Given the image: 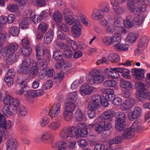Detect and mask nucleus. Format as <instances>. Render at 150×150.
Here are the masks:
<instances>
[{
  "label": "nucleus",
  "instance_id": "obj_1",
  "mask_svg": "<svg viewBox=\"0 0 150 150\" xmlns=\"http://www.w3.org/2000/svg\"><path fill=\"white\" fill-rule=\"evenodd\" d=\"M135 88L137 90V97L140 100H146L150 98L149 88L146 84L137 82L135 83Z\"/></svg>",
  "mask_w": 150,
  "mask_h": 150
},
{
  "label": "nucleus",
  "instance_id": "obj_2",
  "mask_svg": "<svg viewBox=\"0 0 150 150\" xmlns=\"http://www.w3.org/2000/svg\"><path fill=\"white\" fill-rule=\"evenodd\" d=\"M103 71L100 70L93 69L91 70L87 77L88 83L91 85L95 83H99L103 81Z\"/></svg>",
  "mask_w": 150,
  "mask_h": 150
},
{
  "label": "nucleus",
  "instance_id": "obj_3",
  "mask_svg": "<svg viewBox=\"0 0 150 150\" xmlns=\"http://www.w3.org/2000/svg\"><path fill=\"white\" fill-rule=\"evenodd\" d=\"M115 117L116 119L115 123V129L118 131H121L126 127V115L122 112L118 111L115 114Z\"/></svg>",
  "mask_w": 150,
  "mask_h": 150
},
{
  "label": "nucleus",
  "instance_id": "obj_4",
  "mask_svg": "<svg viewBox=\"0 0 150 150\" xmlns=\"http://www.w3.org/2000/svg\"><path fill=\"white\" fill-rule=\"evenodd\" d=\"M77 98V94L76 92L70 93L68 96L67 99L64 104L65 108H68L71 110H74L76 106L74 103Z\"/></svg>",
  "mask_w": 150,
  "mask_h": 150
},
{
  "label": "nucleus",
  "instance_id": "obj_5",
  "mask_svg": "<svg viewBox=\"0 0 150 150\" xmlns=\"http://www.w3.org/2000/svg\"><path fill=\"white\" fill-rule=\"evenodd\" d=\"M149 41V38L146 36H143L140 38L137 47L134 51L135 55L142 53V51L146 49L148 46Z\"/></svg>",
  "mask_w": 150,
  "mask_h": 150
},
{
  "label": "nucleus",
  "instance_id": "obj_6",
  "mask_svg": "<svg viewBox=\"0 0 150 150\" xmlns=\"http://www.w3.org/2000/svg\"><path fill=\"white\" fill-rule=\"evenodd\" d=\"M75 129L74 127L64 128L60 132V137L63 139H65L69 137H75L76 134L74 131Z\"/></svg>",
  "mask_w": 150,
  "mask_h": 150
},
{
  "label": "nucleus",
  "instance_id": "obj_7",
  "mask_svg": "<svg viewBox=\"0 0 150 150\" xmlns=\"http://www.w3.org/2000/svg\"><path fill=\"white\" fill-rule=\"evenodd\" d=\"M91 17L93 20L97 21L100 24L103 25V9L94 10Z\"/></svg>",
  "mask_w": 150,
  "mask_h": 150
},
{
  "label": "nucleus",
  "instance_id": "obj_8",
  "mask_svg": "<svg viewBox=\"0 0 150 150\" xmlns=\"http://www.w3.org/2000/svg\"><path fill=\"white\" fill-rule=\"evenodd\" d=\"M35 50L36 52V57L38 59L37 61V65L38 66L41 70H47V63L46 60L43 59H41L40 57V50L39 48L36 47Z\"/></svg>",
  "mask_w": 150,
  "mask_h": 150
},
{
  "label": "nucleus",
  "instance_id": "obj_9",
  "mask_svg": "<svg viewBox=\"0 0 150 150\" xmlns=\"http://www.w3.org/2000/svg\"><path fill=\"white\" fill-rule=\"evenodd\" d=\"M131 72L135 76V80L140 81L145 78L144 70L143 69L133 68L131 70Z\"/></svg>",
  "mask_w": 150,
  "mask_h": 150
},
{
  "label": "nucleus",
  "instance_id": "obj_10",
  "mask_svg": "<svg viewBox=\"0 0 150 150\" xmlns=\"http://www.w3.org/2000/svg\"><path fill=\"white\" fill-rule=\"evenodd\" d=\"M120 35L118 34H116L112 37H105L104 39V42L105 45L108 46L116 41L120 40Z\"/></svg>",
  "mask_w": 150,
  "mask_h": 150
},
{
  "label": "nucleus",
  "instance_id": "obj_11",
  "mask_svg": "<svg viewBox=\"0 0 150 150\" xmlns=\"http://www.w3.org/2000/svg\"><path fill=\"white\" fill-rule=\"evenodd\" d=\"M142 113V109L139 107H136L132 112L129 113V118L131 120H134L140 117Z\"/></svg>",
  "mask_w": 150,
  "mask_h": 150
},
{
  "label": "nucleus",
  "instance_id": "obj_12",
  "mask_svg": "<svg viewBox=\"0 0 150 150\" xmlns=\"http://www.w3.org/2000/svg\"><path fill=\"white\" fill-rule=\"evenodd\" d=\"M7 150H17L18 145L16 140L12 138L9 139L6 142Z\"/></svg>",
  "mask_w": 150,
  "mask_h": 150
},
{
  "label": "nucleus",
  "instance_id": "obj_13",
  "mask_svg": "<svg viewBox=\"0 0 150 150\" xmlns=\"http://www.w3.org/2000/svg\"><path fill=\"white\" fill-rule=\"evenodd\" d=\"M120 86L121 87L125 88L128 91H131L134 89L133 84L130 81H127L123 79L120 80Z\"/></svg>",
  "mask_w": 150,
  "mask_h": 150
},
{
  "label": "nucleus",
  "instance_id": "obj_14",
  "mask_svg": "<svg viewBox=\"0 0 150 150\" xmlns=\"http://www.w3.org/2000/svg\"><path fill=\"white\" fill-rule=\"evenodd\" d=\"M64 18L67 24L69 25H74L76 24H78L79 23H80V21L79 18H76L74 16H71V17L68 16H65Z\"/></svg>",
  "mask_w": 150,
  "mask_h": 150
},
{
  "label": "nucleus",
  "instance_id": "obj_15",
  "mask_svg": "<svg viewBox=\"0 0 150 150\" xmlns=\"http://www.w3.org/2000/svg\"><path fill=\"white\" fill-rule=\"evenodd\" d=\"M4 122V124H5V125H4V127H3L1 128L0 127V134L2 135L3 137L6 138H7V133L6 132V130L10 129L12 123L11 122L10 120L6 122V118H5Z\"/></svg>",
  "mask_w": 150,
  "mask_h": 150
},
{
  "label": "nucleus",
  "instance_id": "obj_16",
  "mask_svg": "<svg viewBox=\"0 0 150 150\" xmlns=\"http://www.w3.org/2000/svg\"><path fill=\"white\" fill-rule=\"evenodd\" d=\"M125 127L122 129L123 130L122 134L121 137L122 138V140L123 139H127L132 138L134 135V133L132 131L130 128H126L124 129Z\"/></svg>",
  "mask_w": 150,
  "mask_h": 150
},
{
  "label": "nucleus",
  "instance_id": "obj_17",
  "mask_svg": "<svg viewBox=\"0 0 150 150\" xmlns=\"http://www.w3.org/2000/svg\"><path fill=\"white\" fill-rule=\"evenodd\" d=\"M75 129L74 131L76 134V137L77 136H80L82 137H86L88 134V131L87 130V128L85 126L82 128H77L76 127H74Z\"/></svg>",
  "mask_w": 150,
  "mask_h": 150
},
{
  "label": "nucleus",
  "instance_id": "obj_18",
  "mask_svg": "<svg viewBox=\"0 0 150 150\" xmlns=\"http://www.w3.org/2000/svg\"><path fill=\"white\" fill-rule=\"evenodd\" d=\"M79 91L81 94L83 96L89 95L93 91L92 90L90 89V86L87 83L83 84L81 87Z\"/></svg>",
  "mask_w": 150,
  "mask_h": 150
},
{
  "label": "nucleus",
  "instance_id": "obj_19",
  "mask_svg": "<svg viewBox=\"0 0 150 150\" xmlns=\"http://www.w3.org/2000/svg\"><path fill=\"white\" fill-rule=\"evenodd\" d=\"M3 114L7 117L10 115H15L18 112L15 110V108L11 106L4 107L2 109Z\"/></svg>",
  "mask_w": 150,
  "mask_h": 150
},
{
  "label": "nucleus",
  "instance_id": "obj_20",
  "mask_svg": "<svg viewBox=\"0 0 150 150\" xmlns=\"http://www.w3.org/2000/svg\"><path fill=\"white\" fill-rule=\"evenodd\" d=\"M135 4H140V3L136 2L135 0H129L127 3V8L129 11L132 13L136 14L137 7H135Z\"/></svg>",
  "mask_w": 150,
  "mask_h": 150
},
{
  "label": "nucleus",
  "instance_id": "obj_21",
  "mask_svg": "<svg viewBox=\"0 0 150 150\" xmlns=\"http://www.w3.org/2000/svg\"><path fill=\"white\" fill-rule=\"evenodd\" d=\"M80 23L78 24L73 25L71 28V32L73 36L75 38L79 37L81 34V25Z\"/></svg>",
  "mask_w": 150,
  "mask_h": 150
},
{
  "label": "nucleus",
  "instance_id": "obj_22",
  "mask_svg": "<svg viewBox=\"0 0 150 150\" xmlns=\"http://www.w3.org/2000/svg\"><path fill=\"white\" fill-rule=\"evenodd\" d=\"M56 107L51 109H49L48 114L51 118L57 116L58 114V111L60 110L61 105L59 103L56 104Z\"/></svg>",
  "mask_w": 150,
  "mask_h": 150
},
{
  "label": "nucleus",
  "instance_id": "obj_23",
  "mask_svg": "<svg viewBox=\"0 0 150 150\" xmlns=\"http://www.w3.org/2000/svg\"><path fill=\"white\" fill-rule=\"evenodd\" d=\"M54 37L53 32L51 30H49L45 34L44 39L45 44H49L52 40Z\"/></svg>",
  "mask_w": 150,
  "mask_h": 150
},
{
  "label": "nucleus",
  "instance_id": "obj_24",
  "mask_svg": "<svg viewBox=\"0 0 150 150\" xmlns=\"http://www.w3.org/2000/svg\"><path fill=\"white\" fill-rule=\"evenodd\" d=\"M64 109H67V110L64 111L63 113V116L64 119L67 121H69L71 120L73 117V114L72 111L74 110H71L68 108H65L64 107Z\"/></svg>",
  "mask_w": 150,
  "mask_h": 150
},
{
  "label": "nucleus",
  "instance_id": "obj_25",
  "mask_svg": "<svg viewBox=\"0 0 150 150\" xmlns=\"http://www.w3.org/2000/svg\"><path fill=\"white\" fill-rule=\"evenodd\" d=\"M110 121L105 120L104 121V135L106 137L109 135L110 133V129L112 127L111 124L110 123Z\"/></svg>",
  "mask_w": 150,
  "mask_h": 150
},
{
  "label": "nucleus",
  "instance_id": "obj_26",
  "mask_svg": "<svg viewBox=\"0 0 150 150\" xmlns=\"http://www.w3.org/2000/svg\"><path fill=\"white\" fill-rule=\"evenodd\" d=\"M103 96H100L98 94L93 96L91 98V101L100 106L102 105Z\"/></svg>",
  "mask_w": 150,
  "mask_h": 150
},
{
  "label": "nucleus",
  "instance_id": "obj_27",
  "mask_svg": "<svg viewBox=\"0 0 150 150\" xmlns=\"http://www.w3.org/2000/svg\"><path fill=\"white\" fill-rule=\"evenodd\" d=\"M62 53L59 50H55L53 52L52 58L56 61L62 62L63 60Z\"/></svg>",
  "mask_w": 150,
  "mask_h": 150
},
{
  "label": "nucleus",
  "instance_id": "obj_28",
  "mask_svg": "<svg viewBox=\"0 0 150 150\" xmlns=\"http://www.w3.org/2000/svg\"><path fill=\"white\" fill-rule=\"evenodd\" d=\"M29 69L28 62L25 59H24L21 65V71L23 74H27Z\"/></svg>",
  "mask_w": 150,
  "mask_h": 150
},
{
  "label": "nucleus",
  "instance_id": "obj_29",
  "mask_svg": "<svg viewBox=\"0 0 150 150\" xmlns=\"http://www.w3.org/2000/svg\"><path fill=\"white\" fill-rule=\"evenodd\" d=\"M53 18L57 24L62 21L63 16L62 14L59 11H55L53 13Z\"/></svg>",
  "mask_w": 150,
  "mask_h": 150
},
{
  "label": "nucleus",
  "instance_id": "obj_30",
  "mask_svg": "<svg viewBox=\"0 0 150 150\" xmlns=\"http://www.w3.org/2000/svg\"><path fill=\"white\" fill-rule=\"evenodd\" d=\"M47 14V12L46 11H43L42 12H41L40 14L39 15V17L36 18L35 15H34L32 16V15L33 13H32L30 14V17L31 18H33L32 21H33L34 23H39V22H40L41 20H42V18L43 17V16H44V17H45V15Z\"/></svg>",
  "mask_w": 150,
  "mask_h": 150
},
{
  "label": "nucleus",
  "instance_id": "obj_31",
  "mask_svg": "<svg viewBox=\"0 0 150 150\" xmlns=\"http://www.w3.org/2000/svg\"><path fill=\"white\" fill-rule=\"evenodd\" d=\"M18 57V56L15 54H10L6 59V63L8 64H12L16 61Z\"/></svg>",
  "mask_w": 150,
  "mask_h": 150
},
{
  "label": "nucleus",
  "instance_id": "obj_32",
  "mask_svg": "<svg viewBox=\"0 0 150 150\" xmlns=\"http://www.w3.org/2000/svg\"><path fill=\"white\" fill-rule=\"evenodd\" d=\"M75 119L78 121H82L85 120V116L80 109H78L76 111L75 115Z\"/></svg>",
  "mask_w": 150,
  "mask_h": 150
},
{
  "label": "nucleus",
  "instance_id": "obj_33",
  "mask_svg": "<svg viewBox=\"0 0 150 150\" xmlns=\"http://www.w3.org/2000/svg\"><path fill=\"white\" fill-rule=\"evenodd\" d=\"M143 21V18L140 15H138L132 19V25L133 26H139L142 24Z\"/></svg>",
  "mask_w": 150,
  "mask_h": 150
},
{
  "label": "nucleus",
  "instance_id": "obj_34",
  "mask_svg": "<svg viewBox=\"0 0 150 150\" xmlns=\"http://www.w3.org/2000/svg\"><path fill=\"white\" fill-rule=\"evenodd\" d=\"M29 19L28 17H24L19 21V25L20 28H26L28 26Z\"/></svg>",
  "mask_w": 150,
  "mask_h": 150
},
{
  "label": "nucleus",
  "instance_id": "obj_35",
  "mask_svg": "<svg viewBox=\"0 0 150 150\" xmlns=\"http://www.w3.org/2000/svg\"><path fill=\"white\" fill-rule=\"evenodd\" d=\"M112 70L110 76L112 79H117L120 76L119 73H120L119 68H111Z\"/></svg>",
  "mask_w": 150,
  "mask_h": 150
},
{
  "label": "nucleus",
  "instance_id": "obj_36",
  "mask_svg": "<svg viewBox=\"0 0 150 150\" xmlns=\"http://www.w3.org/2000/svg\"><path fill=\"white\" fill-rule=\"evenodd\" d=\"M122 141V138L120 136H115L114 138L108 141L110 146L113 144H118Z\"/></svg>",
  "mask_w": 150,
  "mask_h": 150
},
{
  "label": "nucleus",
  "instance_id": "obj_37",
  "mask_svg": "<svg viewBox=\"0 0 150 150\" xmlns=\"http://www.w3.org/2000/svg\"><path fill=\"white\" fill-rule=\"evenodd\" d=\"M114 114L112 110L105 111L104 112V120L110 121L111 117Z\"/></svg>",
  "mask_w": 150,
  "mask_h": 150
},
{
  "label": "nucleus",
  "instance_id": "obj_38",
  "mask_svg": "<svg viewBox=\"0 0 150 150\" xmlns=\"http://www.w3.org/2000/svg\"><path fill=\"white\" fill-rule=\"evenodd\" d=\"M130 129L134 133L135 132L141 130V127L140 122L137 121H135L132 124Z\"/></svg>",
  "mask_w": 150,
  "mask_h": 150
},
{
  "label": "nucleus",
  "instance_id": "obj_39",
  "mask_svg": "<svg viewBox=\"0 0 150 150\" xmlns=\"http://www.w3.org/2000/svg\"><path fill=\"white\" fill-rule=\"evenodd\" d=\"M126 10V7L123 6H120L113 9L114 11L117 15H120L124 14Z\"/></svg>",
  "mask_w": 150,
  "mask_h": 150
},
{
  "label": "nucleus",
  "instance_id": "obj_40",
  "mask_svg": "<svg viewBox=\"0 0 150 150\" xmlns=\"http://www.w3.org/2000/svg\"><path fill=\"white\" fill-rule=\"evenodd\" d=\"M20 31L19 28L17 26H13L11 27L9 30V33L12 36H17Z\"/></svg>",
  "mask_w": 150,
  "mask_h": 150
},
{
  "label": "nucleus",
  "instance_id": "obj_41",
  "mask_svg": "<svg viewBox=\"0 0 150 150\" xmlns=\"http://www.w3.org/2000/svg\"><path fill=\"white\" fill-rule=\"evenodd\" d=\"M100 106L91 101L89 102L88 105V108L89 110L96 111Z\"/></svg>",
  "mask_w": 150,
  "mask_h": 150
},
{
  "label": "nucleus",
  "instance_id": "obj_42",
  "mask_svg": "<svg viewBox=\"0 0 150 150\" xmlns=\"http://www.w3.org/2000/svg\"><path fill=\"white\" fill-rule=\"evenodd\" d=\"M108 58L110 60L114 63H117L118 62L120 59L119 56L116 54H110L108 57Z\"/></svg>",
  "mask_w": 150,
  "mask_h": 150
},
{
  "label": "nucleus",
  "instance_id": "obj_43",
  "mask_svg": "<svg viewBox=\"0 0 150 150\" xmlns=\"http://www.w3.org/2000/svg\"><path fill=\"white\" fill-rule=\"evenodd\" d=\"M62 70L65 71V70H69L71 67V63L69 62H65L63 60L62 61Z\"/></svg>",
  "mask_w": 150,
  "mask_h": 150
},
{
  "label": "nucleus",
  "instance_id": "obj_44",
  "mask_svg": "<svg viewBox=\"0 0 150 150\" xmlns=\"http://www.w3.org/2000/svg\"><path fill=\"white\" fill-rule=\"evenodd\" d=\"M38 72L37 66L36 65L33 66L29 72V76L31 78H33L37 74Z\"/></svg>",
  "mask_w": 150,
  "mask_h": 150
},
{
  "label": "nucleus",
  "instance_id": "obj_45",
  "mask_svg": "<svg viewBox=\"0 0 150 150\" xmlns=\"http://www.w3.org/2000/svg\"><path fill=\"white\" fill-rule=\"evenodd\" d=\"M7 46L10 53L16 51L18 47V44L15 43L10 44Z\"/></svg>",
  "mask_w": 150,
  "mask_h": 150
},
{
  "label": "nucleus",
  "instance_id": "obj_46",
  "mask_svg": "<svg viewBox=\"0 0 150 150\" xmlns=\"http://www.w3.org/2000/svg\"><path fill=\"white\" fill-rule=\"evenodd\" d=\"M117 85V82L114 81L107 80L104 82V85L107 87H116Z\"/></svg>",
  "mask_w": 150,
  "mask_h": 150
},
{
  "label": "nucleus",
  "instance_id": "obj_47",
  "mask_svg": "<svg viewBox=\"0 0 150 150\" xmlns=\"http://www.w3.org/2000/svg\"><path fill=\"white\" fill-rule=\"evenodd\" d=\"M23 49H21L19 50V52L25 56H29L32 51V49L30 47L23 48Z\"/></svg>",
  "mask_w": 150,
  "mask_h": 150
},
{
  "label": "nucleus",
  "instance_id": "obj_48",
  "mask_svg": "<svg viewBox=\"0 0 150 150\" xmlns=\"http://www.w3.org/2000/svg\"><path fill=\"white\" fill-rule=\"evenodd\" d=\"M13 100V98L11 96L8 95L5 97L4 100L5 105L12 106V103Z\"/></svg>",
  "mask_w": 150,
  "mask_h": 150
},
{
  "label": "nucleus",
  "instance_id": "obj_49",
  "mask_svg": "<svg viewBox=\"0 0 150 150\" xmlns=\"http://www.w3.org/2000/svg\"><path fill=\"white\" fill-rule=\"evenodd\" d=\"M48 127L52 130L58 129L60 127V123L58 122H53L50 123L48 126Z\"/></svg>",
  "mask_w": 150,
  "mask_h": 150
},
{
  "label": "nucleus",
  "instance_id": "obj_50",
  "mask_svg": "<svg viewBox=\"0 0 150 150\" xmlns=\"http://www.w3.org/2000/svg\"><path fill=\"white\" fill-rule=\"evenodd\" d=\"M57 25L61 30L67 32L69 31V27L64 23L60 22L58 23Z\"/></svg>",
  "mask_w": 150,
  "mask_h": 150
},
{
  "label": "nucleus",
  "instance_id": "obj_51",
  "mask_svg": "<svg viewBox=\"0 0 150 150\" xmlns=\"http://www.w3.org/2000/svg\"><path fill=\"white\" fill-rule=\"evenodd\" d=\"M137 37L136 35L134 33H129L126 38V39L131 43H133L136 41Z\"/></svg>",
  "mask_w": 150,
  "mask_h": 150
},
{
  "label": "nucleus",
  "instance_id": "obj_52",
  "mask_svg": "<svg viewBox=\"0 0 150 150\" xmlns=\"http://www.w3.org/2000/svg\"><path fill=\"white\" fill-rule=\"evenodd\" d=\"M131 18V16H128V19H126L124 21V26L125 27L128 28H131L132 26H133L132 25V22L129 20Z\"/></svg>",
  "mask_w": 150,
  "mask_h": 150
},
{
  "label": "nucleus",
  "instance_id": "obj_53",
  "mask_svg": "<svg viewBox=\"0 0 150 150\" xmlns=\"http://www.w3.org/2000/svg\"><path fill=\"white\" fill-rule=\"evenodd\" d=\"M47 29V27L46 25L44 23H41L38 26V30L43 33H44L46 31Z\"/></svg>",
  "mask_w": 150,
  "mask_h": 150
},
{
  "label": "nucleus",
  "instance_id": "obj_54",
  "mask_svg": "<svg viewBox=\"0 0 150 150\" xmlns=\"http://www.w3.org/2000/svg\"><path fill=\"white\" fill-rule=\"evenodd\" d=\"M7 9L11 12H16L17 9V6L15 4H10L8 6Z\"/></svg>",
  "mask_w": 150,
  "mask_h": 150
},
{
  "label": "nucleus",
  "instance_id": "obj_55",
  "mask_svg": "<svg viewBox=\"0 0 150 150\" xmlns=\"http://www.w3.org/2000/svg\"><path fill=\"white\" fill-rule=\"evenodd\" d=\"M0 52L1 55L4 57H6L8 55L10 54L7 46L2 48L0 50Z\"/></svg>",
  "mask_w": 150,
  "mask_h": 150
},
{
  "label": "nucleus",
  "instance_id": "obj_56",
  "mask_svg": "<svg viewBox=\"0 0 150 150\" xmlns=\"http://www.w3.org/2000/svg\"><path fill=\"white\" fill-rule=\"evenodd\" d=\"M20 103L18 99L13 98V100L12 103V107L15 108V110H17V112H18V107H20Z\"/></svg>",
  "mask_w": 150,
  "mask_h": 150
},
{
  "label": "nucleus",
  "instance_id": "obj_57",
  "mask_svg": "<svg viewBox=\"0 0 150 150\" xmlns=\"http://www.w3.org/2000/svg\"><path fill=\"white\" fill-rule=\"evenodd\" d=\"M95 129L98 134H100L103 131V125L101 124H97L95 125Z\"/></svg>",
  "mask_w": 150,
  "mask_h": 150
},
{
  "label": "nucleus",
  "instance_id": "obj_58",
  "mask_svg": "<svg viewBox=\"0 0 150 150\" xmlns=\"http://www.w3.org/2000/svg\"><path fill=\"white\" fill-rule=\"evenodd\" d=\"M25 96L28 99L31 98H33L37 97L35 91H30L26 92Z\"/></svg>",
  "mask_w": 150,
  "mask_h": 150
},
{
  "label": "nucleus",
  "instance_id": "obj_59",
  "mask_svg": "<svg viewBox=\"0 0 150 150\" xmlns=\"http://www.w3.org/2000/svg\"><path fill=\"white\" fill-rule=\"evenodd\" d=\"M4 80L7 85L9 86H11L13 82V78L12 77H8L7 76L4 78Z\"/></svg>",
  "mask_w": 150,
  "mask_h": 150
},
{
  "label": "nucleus",
  "instance_id": "obj_60",
  "mask_svg": "<svg viewBox=\"0 0 150 150\" xmlns=\"http://www.w3.org/2000/svg\"><path fill=\"white\" fill-rule=\"evenodd\" d=\"M19 113L22 116H25L27 114L26 111L25 107L23 105H21L18 108Z\"/></svg>",
  "mask_w": 150,
  "mask_h": 150
},
{
  "label": "nucleus",
  "instance_id": "obj_61",
  "mask_svg": "<svg viewBox=\"0 0 150 150\" xmlns=\"http://www.w3.org/2000/svg\"><path fill=\"white\" fill-rule=\"evenodd\" d=\"M137 8L136 14H139L141 12H144L146 10L144 5H139L137 7Z\"/></svg>",
  "mask_w": 150,
  "mask_h": 150
},
{
  "label": "nucleus",
  "instance_id": "obj_62",
  "mask_svg": "<svg viewBox=\"0 0 150 150\" xmlns=\"http://www.w3.org/2000/svg\"><path fill=\"white\" fill-rule=\"evenodd\" d=\"M7 35L6 33H0V47L2 46L3 43L6 40V36Z\"/></svg>",
  "mask_w": 150,
  "mask_h": 150
},
{
  "label": "nucleus",
  "instance_id": "obj_63",
  "mask_svg": "<svg viewBox=\"0 0 150 150\" xmlns=\"http://www.w3.org/2000/svg\"><path fill=\"white\" fill-rule=\"evenodd\" d=\"M79 146L82 148L86 147L88 144V142L85 139H81L78 142Z\"/></svg>",
  "mask_w": 150,
  "mask_h": 150
},
{
  "label": "nucleus",
  "instance_id": "obj_64",
  "mask_svg": "<svg viewBox=\"0 0 150 150\" xmlns=\"http://www.w3.org/2000/svg\"><path fill=\"white\" fill-rule=\"evenodd\" d=\"M122 102V99L120 98L115 97L113 101V104L115 105L118 106L121 104Z\"/></svg>",
  "mask_w": 150,
  "mask_h": 150
}]
</instances>
